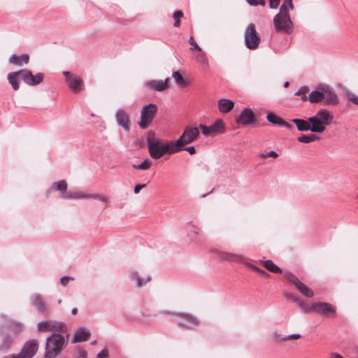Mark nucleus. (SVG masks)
Masks as SVG:
<instances>
[{"label":"nucleus","mask_w":358,"mask_h":358,"mask_svg":"<svg viewBox=\"0 0 358 358\" xmlns=\"http://www.w3.org/2000/svg\"><path fill=\"white\" fill-rule=\"evenodd\" d=\"M345 94L348 101H350L354 105L358 106V96L356 94L350 91H346Z\"/></svg>","instance_id":"obj_40"},{"label":"nucleus","mask_w":358,"mask_h":358,"mask_svg":"<svg viewBox=\"0 0 358 358\" xmlns=\"http://www.w3.org/2000/svg\"><path fill=\"white\" fill-rule=\"evenodd\" d=\"M219 257L222 260L231 261V262H241L244 257L241 255L234 254L227 252H220Z\"/></svg>","instance_id":"obj_26"},{"label":"nucleus","mask_w":358,"mask_h":358,"mask_svg":"<svg viewBox=\"0 0 358 358\" xmlns=\"http://www.w3.org/2000/svg\"><path fill=\"white\" fill-rule=\"evenodd\" d=\"M285 278L292 285H294L298 291L303 296L312 298L314 296L313 291L302 283L300 280L292 273L285 272L284 273Z\"/></svg>","instance_id":"obj_10"},{"label":"nucleus","mask_w":358,"mask_h":358,"mask_svg":"<svg viewBox=\"0 0 358 358\" xmlns=\"http://www.w3.org/2000/svg\"><path fill=\"white\" fill-rule=\"evenodd\" d=\"M320 140V137L315 134H303L297 138V141L302 143H310Z\"/></svg>","instance_id":"obj_31"},{"label":"nucleus","mask_w":358,"mask_h":358,"mask_svg":"<svg viewBox=\"0 0 358 358\" xmlns=\"http://www.w3.org/2000/svg\"><path fill=\"white\" fill-rule=\"evenodd\" d=\"M67 340L60 333H53L46 338L44 358H56L66 348Z\"/></svg>","instance_id":"obj_2"},{"label":"nucleus","mask_w":358,"mask_h":358,"mask_svg":"<svg viewBox=\"0 0 358 358\" xmlns=\"http://www.w3.org/2000/svg\"><path fill=\"white\" fill-rule=\"evenodd\" d=\"M309 91V88L307 86H302L299 88V90L295 92V96H301V100L303 101H306L308 100V96H306V94Z\"/></svg>","instance_id":"obj_37"},{"label":"nucleus","mask_w":358,"mask_h":358,"mask_svg":"<svg viewBox=\"0 0 358 358\" xmlns=\"http://www.w3.org/2000/svg\"><path fill=\"white\" fill-rule=\"evenodd\" d=\"M318 89L323 90L324 103L326 105H335L338 103V98L334 91L328 85H319Z\"/></svg>","instance_id":"obj_18"},{"label":"nucleus","mask_w":358,"mask_h":358,"mask_svg":"<svg viewBox=\"0 0 358 358\" xmlns=\"http://www.w3.org/2000/svg\"><path fill=\"white\" fill-rule=\"evenodd\" d=\"M324 96L323 90H317L312 91L308 96V100L313 103H317L323 101Z\"/></svg>","instance_id":"obj_28"},{"label":"nucleus","mask_w":358,"mask_h":358,"mask_svg":"<svg viewBox=\"0 0 358 358\" xmlns=\"http://www.w3.org/2000/svg\"><path fill=\"white\" fill-rule=\"evenodd\" d=\"M1 336H2V341L0 344V351L6 352L10 348L13 343L17 338V337L12 335L9 332H5L4 330H3L2 334L0 336V337Z\"/></svg>","instance_id":"obj_22"},{"label":"nucleus","mask_w":358,"mask_h":358,"mask_svg":"<svg viewBox=\"0 0 358 358\" xmlns=\"http://www.w3.org/2000/svg\"><path fill=\"white\" fill-rule=\"evenodd\" d=\"M108 355V351L106 348L103 349L96 356V358H106Z\"/></svg>","instance_id":"obj_50"},{"label":"nucleus","mask_w":358,"mask_h":358,"mask_svg":"<svg viewBox=\"0 0 358 358\" xmlns=\"http://www.w3.org/2000/svg\"><path fill=\"white\" fill-rule=\"evenodd\" d=\"M298 305L301 307L302 310L306 313L313 311V310L311 308L312 304L310 306H309V305L306 304L305 302L301 301L299 302Z\"/></svg>","instance_id":"obj_43"},{"label":"nucleus","mask_w":358,"mask_h":358,"mask_svg":"<svg viewBox=\"0 0 358 358\" xmlns=\"http://www.w3.org/2000/svg\"><path fill=\"white\" fill-rule=\"evenodd\" d=\"M152 166V162L149 159H145L143 162H141L140 164L136 165L133 164L132 167L134 169L136 170H148Z\"/></svg>","instance_id":"obj_36"},{"label":"nucleus","mask_w":358,"mask_h":358,"mask_svg":"<svg viewBox=\"0 0 358 358\" xmlns=\"http://www.w3.org/2000/svg\"><path fill=\"white\" fill-rule=\"evenodd\" d=\"M157 106L155 103L145 105L141 113V120L138 125L141 129L148 128L152 122L157 113Z\"/></svg>","instance_id":"obj_8"},{"label":"nucleus","mask_w":358,"mask_h":358,"mask_svg":"<svg viewBox=\"0 0 358 358\" xmlns=\"http://www.w3.org/2000/svg\"><path fill=\"white\" fill-rule=\"evenodd\" d=\"M252 268L255 271H257V273H259L260 275H262V276L265 277V278H268L269 276V274L265 271L264 270L260 268H258L255 266H252Z\"/></svg>","instance_id":"obj_47"},{"label":"nucleus","mask_w":358,"mask_h":358,"mask_svg":"<svg viewBox=\"0 0 358 358\" xmlns=\"http://www.w3.org/2000/svg\"><path fill=\"white\" fill-rule=\"evenodd\" d=\"M269 1V8L271 9H276L280 3V0H268Z\"/></svg>","instance_id":"obj_48"},{"label":"nucleus","mask_w":358,"mask_h":358,"mask_svg":"<svg viewBox=\"0 0 358 358\" xmlns=\"http://www.w3.org/2000/svg\"><path fill=\"white\" fill-rule=\"evenodd\" d=\"M273 335H274L275 341H277V342H283V341H287V338H286L287 336H282L280 334H278L277 332H275Z\"/></svg>","instance_id":"obj_49"},{"label":"nucleus","mask_w":358,"mask_h":358,"mask_svg":"<svg viewBox=\"0 0 358 358\" xmlns=\"http://www.w3.org/2000/svg\"><path fill=\"white\" fill-rule=\"evenodd\" d=\"M289 7L285 3L280 6V12L273 17V24L277 31L285 34H291L294 29V24L289 14Z\"/></svg>","instance_id":"obj_3"},{"label":"nucleus","mask_w":358,"mask_h":358,"mask_svg":"<svg viewBox=\"0 0 358 358\" xmlns=\"http://www.w3.org/2000/svg\"><path fill=\"white\" fill-rule=\"evenodd\" d=\"M332 120L333 116L329 111L325 108L320 109L314 116L309 117L310 123H313L317 128V133L324 132L326 129V127L329 125Z\"/></svg>","instance_id":"obj_4"},{"label":"nucleus","mask_w":358,"mask_h":358,"mask_svg":"<svg viewBox=\"0 0 358 358\" xmlns=\"http://www.w3.org/2000/svg\"><path fill=\"white\" fill-rule=\"evenodd\" d=\"M199 128L201 129L202 134L206 136H214L224 132V124L220 119L217 120L209 127L200 124Z\"/></svg>","instance_id":"obj_11"},{"label":"nucleus","mask_w":358,"mask_h":358,"mask_svg":"<svg viewBox=\"0 0 358 358\" xmlns=\"http://www.w3.org/2000/svg\"><path fill=\"white\" fill-rule=\"evenodd\" d=\"M172 77L175 79L177 84L180 86H183L185 84V79L183 78L181 73L178 71H174L172 73Z\"/></svg>","instance_id":"obj_38"},{"label":"nucleus","mask_w":358,"mask_h":358,"mask_svg":"<svg viewBox=\"0 0 358 358\" xmlns=\"http://www.w3.org/2000/svg\"><path fill=\"white\" fill-rule=\"evenodd\" d=\"M291 122L296 124V127L299 131H310L311 132L317 133V128L315 127L313 123H310L309 121V117L306 120L303 119L295 118L291 120Z\"/></svg>","instance_id":"obj_19"},{"label":"nucleus","mask_w":358,"mask_h":358,"mask_svg":"<svg viewBox=\"0 0 358 358\" xmlns=\"http://www.w3.org/2000/svg\"><path fill=\"white\" fill-rule=\"evenodd\" d=\"M280 126L281 127H284L287 129H291L292 127V124H290L289 123H288L287 122L285 121L283 119L282 120V122L280 124Z\"/></svg>","instance_id":"obj_56"},{"label":"nucleus","mask_w":358,"mask_h":358,"mask_svg":"<svg viewBox=\"0 0 358 358\" xmlns=\"http://www.w3.org/2000/svg\"><path fill=\"white\" fill-rule=\"evenodd\" d=\"M267 120L273 124L280 126L282 119L273 113H268L266 116Z\"/></svg>","instance_id":"obj_35"},{"label":"nucleus","mask_w":358,"mask_h":358,"mask_svg":"<svg viewBox=\"0 0 358 358\" xmlns=\"http://www.w3.org/2000/svg\"><path fill=\"white\" fill-rule=\"evenodd\" d=\"M234 102L227 99H221L218 101V107L220 112L223 113H229L232 110Z\"/></svg>","instance_id":"obj_27"},{"label":"nucleus","mask_w":358,"mask_h":358,"mask_svg":"<svg viewBox=\"0 0 358 358\" xmlns=\"http://www.w3.org/2000/svg\"><path fill=\"white\" fill-rule=\"evenodd\" d=\"M154 131H149L146 134L147 146L150 156L155 159H159L164 155H172L177 152L173 141L163 143L159 138H155Z\"/></svg>","instance_id":"obj_1"},{"label":"nucleus","mask_w":358,"mask_h":358,"mask_svg":"<svg viewBox=\"0 0 358 358\" xmlns=\"http://www.w3.org/2000/svg\"><path fill=\"white\" fill-rule=\"evenodd\" d=\"M199 136L198 127H187L182 135L176 141H173L176 150L178 152L184 150V145L194 142Z\"/></svg>","instance_id":"obj_5"},{"label":"nucleus","mask_w":358,"mask_h":358,"mask_svg":"<svg viewBox=\"0 0 358 358\" xmlns=\"http://www.w3.org/2000/svg\"><path fill=\"white\" fill-rule=\"evenodd\" d=\"M176 315L183 319V321H180L178 324V325L181 328L191 329L194 327L199 324V320L192 315L178 313H176Z\"/></svg>","instance_id":"obj_16"},{"label":"nucleus","mask_w":358,"mask_h":358,"mask_svg":"<svg viewBox=\"0 0 358 358\" xmlns=\"http://www.w3.org/2000/svg\"><path fill=\"white\" fill-rule=\"evenodd\" d=\"M44 77L43 73L33 75L30 70L27 69H22V80L28 85L35 86L41 83L44 80Z\"/></svg>","instance_id":"obj_13"},{"label":"nucleus","mask_w":358,"mask_h":358,"mask_svg":"<svg viewBox=\"0 0 358 358\" xmlns=\"http://www.w3.org/2000/svg\"><path fill=\"white\" fill-rule=\"evenodd\" d=\"M63 75L66 78L69 87L73 92L77 93L83 90V82L80 76L70 71H63Z\"/></svg>","instance_id":"obj_14"},{"label":"nucleus","mask_w":358,"mask_h":358,"mask_svg":"<svg viewBox=\"0 0 358 358\" xmlns=\"http://www.w3.org/2000/svg\"><path fill=\"white\" fill-rule=\"evenodd\" d=\"M90 336V331L85 329V327H80L76 331L73 338L72 340V343H76L87 341Z\"/></svg>","instance_id":"obj_24"},{"label":"nucleus","mask_w":358,"mask_h":358,"mask_svg":"<svg viewBox=\"0 0 358 358\" xmlns=\"http://www.w3.org/2000/svg\"><path fill=\"white\" fill-rule=\"evenodd\" d=\"M170 81H171V78H167L165 79L164 81H163V83H166V88L169 85V83Z\"/></svg>","instance_id":"obj_59"},{"label":"nucleus","mask_w":358,"mask_h":358,"mask_svg":"<svg viewBox=\"0 0 358 358\" xmlns=\"http://www.w3.org/2000/svg\"><path fill=\"white\" fill-rule=\"evenodd\" d=\"M31 305L37 310L39 314L46 315L48 314L47 307L42 296L35 294L31 297Z\"/></svg>","instance_id":"obj_21"},{"label":"nucleus","mask_w":358,"mask_h":358,"mask_svg":"<svg viewBox=\"0 0 358 358\" xmlns=\"http://www.w3.org/2000/svg\"><path fill=\"white\" fill-rule=\"evenodd\" d=\"M52 188L55 190L59 191L62 193H66L67 189V183L65 180H59V182H55L52 183Z\"/></svg>","instance_id":"obj_34"},{"label":"nucleus","mask_w":358,"mask_h":358,"mask_svg":"<svg viewBox=\"0 0 358 358\" xmlns=\"http://www.w3.org/2000/svg\"><path fill=\"white\" fill-rule=\"evenodd\" d=\"M244 43L246 48L249 50H255L258 48L261 43V38L255 24L250 23L245 28L244 31Z\"/></svg>","instance_id":"obj_6"},{"label":"nucleus","mask_w":358,"mask_h":358,"mask_svg":"<svg viewBox=\"0 0 358 358\" xmlns=\"http://www.w3.org/2000/svg\"><path fill=\"white\" fill-rule=\"evenodd\" d=\"M197 62L199 63L204 67H207L208 65V59L204 52H202L196 57Z\"/></svg>","instance_id":"obj_41"},{"label":"nucleus","mask_w":358,"mask_h":358,"mask_svg":"<svg viewBox=\"0 0 358 358\" xmlns=\"http://www.w3.org/2000/svg\"><path fill=\"white\" fill-rule=\"evenodd\" d=\"M148 85L157 92H163L166 90V83L163 80H152L148 81Z\"/></svg>","instance_id":"obj_30"},{"label":"nucleus","mask_w":358,"mask_h":358,"mask_svg":"<svg viewBox=\"0 0 358 358\" xmlns=\"http://www.w3.org/2000/svg\"><path fill=\"white\" fill-rule=\"evenodd\" d=\"M263 266L270 272L273 273H281L282 269L275 265L271 260L262 261Z\"/></svg>","instance_id":"obj_32"},{"label":"nucleus","mask_w":358,"mask_h":358,"mask_svg":"<svg viewBox=\"0 0 358 358\" xmlns=\"http://www.w3.org/2000/svg\"><path fill=\"white\" fill-rule=\"evenodd\" d=\"M247 2L252 6H257L261 5L264 6L266 3L265 0H246Z\"/></svg>","instance_id":"obj_44"},{"label":"nucleus","mask_w":358,"mask_h":358,"mask_svg":"<svg viewBox=\"0 0 358 358\" xmlns=\"http://www.w3.org/2000/svg\"><path fill=\"white\" fill-rule=\"evenodd\" d=\"M19 78L22 79V69L18 71L10 72L7 75L8 83L14 91H17L20 89Z\"/></svg>","instance_id":"obj_23"},{"label":"nucleus","mask_w":358,"mask_h":358,"mask_svg":"<svg viewBox=\"0 0 358 358\" xmlns=\"http://www.w3.org/2000/svg\"><path fill=\"white\" fill-rule=\"evenodd\" d=\"M301 336L300 334H290V335H288L286 336L287 338V340H289V339H299L300 338Z\"/></svg>","instance_id":"obj_53"},{"label":"nucleus","mask_w":358,"mask_h":358,"mask_svg":"<svg viewBox=\"0 0 358 358\" xmlns=\"http://www.w3.org/2000/svg\"><path fill=\"white\" fill-rule=\"evenodd\" d=\"M62 303V300L61 299H59L58 300V303Z\"/></svg>","instance_id":"obj_64"},{"label":"nucleus","mask_w":358,"mask_h":358,"mask_svg":"<svg viewBox=\"0 0 358 358\" xmlns=\"http://www.w3.org/2000/svg\"><path fill=\"white\" fill-rule=\"evenodd\" d=\"M96 341H94L92 342V343H91V344H92V345H94V344L96 343Z\"/></svg>","instance_id":"obj_63"},{"label":"nucleus","mask_w":358,"mask_h":358,"mask_svg":"<svg viewBox=\"0 0 358 358\" xmlns=\"http://www.w3.org/2000/svg\"><path fill=\"white\" fill-rule=\"evenodd\" d=\"M2 324L10 331L9 333L17 338L24 329V324L22 322L1 314L0 315V336L2 334L3 330H4Z\"/></svg>","instance_id":"obj_7"},{"label":"nucleus","mask_w":358,"mask_h":358,"mask_svg":"<svg viewBox=\"0 0 358 358\" xmlns=\"http://www.w3.org/2000/svg\"><path fill=\"white\" fill-rule=\"evenodd\" d=\"M189 43L193 46V48H191L190 50H197L199 51H201V48L199 46V45L196 43V42L194 41V38L191 36L188 41Z\"/></svg>","instance_id":"obj_45"},{"label":"nucleus","mask_w":358,"mask_h":358,"mask_svg":"<svg viewBox=\"0 0 358 358\" xmlns=\"http://www.w3.org/2000/svg\"><path fill=\"white\" fill-rule=\"evenodd\" d=\"M256 120L255 115L252 109L244 108L240 115L236 117V122L238 124L248 126L253 124Z\"/></svg>","instance_id":"obj_17"},{"label":"nucleus","mask_w":358,"mask_h":358,"mask_svg":"<svg viewBox=\"0 0 358 358\" xmlns=\"http://www.w3.org/2000/svg\"><path fill=\"white\" fill-rule=\"evenodd\" d=\"M29 62V56L28 54H22L20 55H12L9 58V62L11 64L16 65L17 66H22L24 64H27Z\"/></svg>","instance_id":"obj_25"},{"label":"nucleus","mask_w":358,"mask_h":358,"mask_svg":"<svg viewBox=\"0 0 358 358\" xmlns=\"http://www.w3.org/2000/svg\"><path fill=\"white\" fill-rule=\"evenodd\" d=\"M183 16V13L182 10H177L174 12L173 13V18H174V24L173 26L175 27H178L180 25V18Z\"/></svg>","instance_id":"obj_39"},{"label":"nucleus","mask_w":358,"mask_h":358,"mask_svg":"<svg viewBox=\"0 0 358 358\" xmlns=\"http://www.w3.org/2000/svg\"><path fill=\"white\" fill-rule=\"evenodd\" d=\"M70 278L67 275H64L63 277L61 278L60 279V283L63 285V286H66Z\"/></svg>","instance_id":"obj_52"},{"label":"nucleus","mask_w":358,"mask_h":358,"mask_svg":"<svg viewBox=\"0 0 358 358\" xmlns=\"http://www.w3.org/2000/svg\"><path fill=\"white\" fill-rule=\"evenodd\" d=\"M77 313H78V309H77L76 308H73V309L71 310V313H72L73 315H76V314H77Z\"/></svg>","instance_id":"obj_60"},{"label":"nucleus","mask_w":358,"mask_h":358,"mask_svg":"<svg viewBox=\"0 0 358 358\" xmlns=\"http://www.w3.org/2000/svg\"><path fill=\"white\" fill-rule=\"evenodd\" d=\"M78 355L80 358H87V352L83 350L78 351Z\"/></svg>","instance_id":"obj_58"},{"label":"nucleus","mask_w":358,"mask_h":358,"mask_svg":"<svg viewBox=\"0 0 358 358\" xmlns=\"http://www.w3.org/2000/svg\"><path fill=\"white\" fill-rule=\"evenodd\" d=\"M213 190H211L209 193L208 194H205L203 195H202V197H206L208 194H209L210 192H212Z\"/></svg>","instance_id":"obj_62"},{"label":"nucleus","mask_w":358,"mask_h":358,"mask_svg":"<svg viewBox=\"0 0 358 358\" xmlns=\"http://www.w3.org/2000/svg\"><path fill=\"white\" fill-rule=\"evenodd\" d=\"M287 298L289 299H291L293 302L297 303L299 304V302L301 301L298 297L291 295V294H287Z\"/></svg>","instance_id":"obj_55"},{"label":"nucleus","mask_w":358,"mask_h":358,"mask_svg":"<svg viewBox=\"0 0 358 358\" xmlns=\"http://www.w3.org/2000/svg\"><path fill=\"white\" fill-rule=\"evenodd\" d=\"M145 187H146V184H143V185H136L134 188V194H138L140 192V191L144 188Z\"/></svg>","instance_id":"obj_51"},{"label":"nucleus","mask_w":358,"mask_h":358,"mask_svg":"<svg viewBox=\"0 0 358 358\" xmlns=\"http://www.w3.org/2000/svg\"><path fill=\"white\" fill-rule=\"evenodd\" d=\"M38 342L36 339L27 341L22 346L21 352L18 354H12L9 358H32L38 351Z\"/></svg>","instance_id":"obj_9"},{"label":"nucleus","mask_w":358,"mask_h":358,"mask_svg":"<svg viewBox=\"0 0 358 358\" xmlns=\"http://www.w3.org/2000/svg\"><path fill=\"white\" fill-rule=\"evenodd\" d=\"M260 156L262 158H266V157L277 158L278 157V155L275 151L271 150L265 154H262Z\"/></svg>","instance_id":"obj_46"},{"label":"nucleus","mask_w":358,"mask_h":358,"mask_svg":"<svg viewBox=\"0 0 358 358\" xmlns=\"http://www.w3.org/2000/svg\"><path fill=\"white\" fill-rule=\"evenodd\" d=\"M115 120L117 124L124 130L130 129L129 117L126 111L123 109H118L115 113Z\"/></svg>","instance_id":"obj_20"},{"label":"nucleus","mask_w":358,"mask_h":358,"mask_svg":"<svg viewBox=\"0 0 358 358\" xmlns=\"http://www.w3.org/2000/svg\"><path fill=\"white\" fill-rule=\"evenodd\" d=\"M86 194L77 192H69L62 194V197L67 199H78L85 198Z\"/></svg>","instance_id":"obj_33"},{"label":"nucleus","mask_w":358,"mask_h":358,"mask_svg":"<svg viewBox=\"0 0 358 358\" xmlns=\"http://www.w3.org/2000/svg\"><path fill=\"white\" fill-rule=\"evenodd\" d=\"M311 308L313 312L325 317H331L336 313L335 308L331 304L326 302L313 303Z\"/></svg>","instance_id":"obj_15"},{"label":"nucleus","mask_w":358,"mask_h":358,"mask_svg":"<svg viewBox=\"0 0 358 358\" xmlns=\"http://www.w3.org/2000/svg\"><path fill=\"white\" fill-rule=\"evenodd\" d=\"M184 150H187L190 155H194L196 153V149L194 146L184 147Z\"/></svg>","instance_id":"obj_54"},{"label":"nucleus","mask_w":358,"mask_h":358,"mask_svg":"<svg viewBox=\"0 0 358 358\" xmlns=\"http://www.w3.org/2000/svg\"><path fill=\"white\" fill-rule=\"evenodd\" d=\"M289 85V83L288 81H286V82L284 83V87H287Z\"/></svg>","instance_id":"obj_61"},{"label":"nucleus","mask_w":358,"mask_h":358,"mask_svg":"<svg viewBox=\"0 0 358 358\" xmlns=\"http://www.w3.org/2000/svg\"><path fill=\"white\" fill-rule=\"evenodd\" d=\"M66 325L62 322L55 320L42 321L37 324L36 329L39 332H48L52 330L57 331H64Z\"/></svg>","instance_id":"obj_12"},{"label":"nucleus","mask_w":358,"mask_h":358,"mask_svg":"<svg viewBox=\"0 0 358 358\" xmlns=\"http://www.w3.org/2000/svg\"><path fill=\"white\" fill-rule=\"evenodd\" d=\"M85 198H92V199L102 201L103 202H107V198L105 196L98 194H86Z\"/></svg>","instance_id":"obj_42"},{"label":"nucleus","mask_w":358,"mask_h":358,"mask_svg":"<svg viewBox=\"0 0 358 358\" xmlns=\"http://www.w3.org/2000/svg\"><path fill=\"white\" fill-rule=\"evenodd\" d=\"M131 278L133 280L136 281L137 287H141L143 285H146L151 280V276L149 275L145 278H142L138 272L136 271H134L131 273Z\"/></svg>","instance_id":"obj_29"},{"label":"nucleus","mask_w":358,"mask_h":358,"mask_svg":"<svg viewBox=\"0 0 358 358\" xmlns=\"http://www.w3.org/2000/svg\"><path fill=\"white\" fill-rule=\"evenodd\" d=\"M282 3H285V5H287L291 10L294 9L292 0H285Z\"/></svg>","instance_id":"obj_57"}]
</instances>
